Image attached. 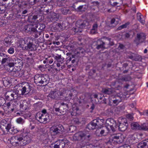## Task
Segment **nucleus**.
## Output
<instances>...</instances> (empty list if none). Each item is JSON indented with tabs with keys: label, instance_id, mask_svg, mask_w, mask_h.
<instances>
[{
	"label": "nucleus",
	"instance_id": "c03bdc74",
	"mask_svg": "<svg viewBox=\"0 0 148 148\" xmlns=\"http://www.w3.org/2000/svg\"><path fill=\"white\" fill-rule=\"evenodd\" d=\"M16 122L18 124H23L25 121L22 118L20 117L16 119Z\"/></svg>",
	"mask_w": 148,
	"mask_h": 148
},
{
	"label": "nucleus",
	"instance_id": "f704fd0d",
	"mask_svg": "<svg viewBox=\"0 0 148 148\" xmlns=\"http://www.w3.org/2000/svg\"><path fill=\"white\" fill-rule=\"evenodd\" d=\"M11 43V40L10 39H9L8 38H6L5 39L4 44L5 46L8 47Z\"/></svg>",
	"mask_w": 148,
	"mask_h": 148
},
{
	"label": "nucleus",
	"instance_id": "de8ad7c7",
	"mask_svg": "<svg viewBox=\"0 0 148 148\" xmlns=\"http://www.w3.org/2000/svg\"><path fill=\"white\" fill-rule=\"evenodd\" d=\"M127 119L130 121H132L133 120L134 117L132 114H129L126 115Z\"/></svg>",
	"mask_w": 148,
	"mask_h": 148
},
{
	"label": "nucleus",
	"instance_id": "49530a36",
	"mask_svg": "<svg viewBox=\"0 0 148 148\" xmlns=\"http://www.w3.org/2000/svg\"><path fill=\"white\" fill-rule=\"evenodd\" d=\"M52 56H49L46 58V60H47V63L50 64L52 63L53 62V59L52 58Z\"/></svg>",
	"mask_w": 148,
	"mask_h": 148
},
{
	"label": "nucleus",
	"instance_id": "f03ea898",
	"mask_svg": "<svg viewBox=\"0 0 148 148\" xmlns=\"http://www.w3.org/2000/svg\"><path fill=\"white\" fill-rule=\"evenodd\" d=\"M49 81V79L47 75L36 74L34 77V83L37 85L40 86L47 84Z\"/></svg>",
	"mask_w": 148,
	"mask_h": 148
},
{
	"label": "nucleus",
	"instance_id": "052dcab7",
	"mask_svg": "<svg viewBox=\"0 0 148 148\" xmlns=\"http://www.w3.org/2000/svg\"><path fill=\"white\" fill-rule=\"evenodd\" d=\"M98 27V25L97 23H95L93 24L92 26V29L97 31V29Z\"/></svg>",
	"mask_w": 148,
	"mask_h": 148
},
{
	"label": "nucleus",
	"instance_id": "c756f323",
	"mask_svg": "<svg viewBox=\"0 0 148 148\" xmlns=\"http://www.w3.org/2000/svg\"><path fill=\"white\" fill-rule=\"evenodd\" d=\"M131 128L135 130H140V126L137 122H134L131 124Z\"/></svg>",
	"mask_w": 148,
	"mask_h": 148
},
{
	"label": "nucleus",
	"instance_id": "ddd939ff",
	"mask_svg": "<svg viewBox=\"0 0 148 148\" xmlns=\"http://www.w3.org/2000/svg\"><path fill=\"white\" fill-rule=\"evenodd\" d=\"M16 90L15 92L13 91H7L5 94V98L6 100L11 101L14 99V95L17 93H16Z\"/></svg>",
	"mask_w": 148,
	"mask_h": 148
},
{
	"label": "nucleus",
	"instance_id": "69168bd1",
	"mask_svg": "<svg viewBox=\"0 0 148 148\" xmlns=\"http://www.w3.org/2000/svg\"><path fill=\"white\" fill-rule=\"evenodd\" d=\"M97 31L96 30L92 29L90 31V33L91 34H95L97 33Z\"/></svg>",
	"mask_w": 148,
	"mask_h": 148
},
{
	"label": "nucleus",
	"instance_id": "20e7f679",
	"mask_svg": "<svg viewBox=\"0 0 148 148\" xmlns=\"http://www.w3.org/2000/svg\"><path fill=\"white\" fill-rule=\"evenodd\" d=\"M30 91L31 86L28 83H26L25 85L22 86L21 88L18 89V90H16V93L19 95H25L26 97H27V95H29V93Z\"/></svg>",
	"mask_w": 148,
	"mask_h": 148
},
{
	"label": "nucleus",
	"instance_id": "e2e57ef3",
	"mask_svg": "<svg viewBox=\"0 0 148 148\" xmlns=\"http://www.w3.org/2000/svg\"><path fill=\"white\" fill-rule=\"evenodd\" d=\"M44 38H40L38 39V42L39 43H42L44 42Z\"/></svg>",
	"mask_w": 148,
	"mask_h": 148
},
{
	"label": "nucleus",
	"instance_id": "6e6552de",
	"mask_svg": "<svg viewBox=\"0 0 148 148\" xmlns=\"http://www.w3.org/2000/svg\"><path fill=\"white\" fill-rule=\"evenodd\" d=\"M106 125L107 127H110L112 131L115 130L116 127L117 125L116 121L113 119L110 118L107 119L106 121Z\"/></svg>",
	"mask_w": 148,
	"mask_h": 148
},
{
	"label": "nucleus",
	"instance_id": "79ce46f5",
	"mask_svg": "<svg viewBox=\"0 0 148 148\" xmlns=\"http://www.w3.org/2000/svg\"><path fill=\"white\" fill-rule=\"evenodd\" d=\"M61 11L62 14L64 15H66L68 14L71 13L70 10L69 9H67L66 8H62Z\"/></svg>",
	"mask_w": 148,
	"mask_h": 148
},
{
	"label": "nucleus",
	"instance_id": "a19ab883",
	"mask_svg": "<svg viewBox=\"0 0 148 148\" xmlns=\"http://www.w3.org/2000/svg\"><path fill=\"white\" fill-rule=\"evenodd\" d=\"M123 35H125V37H130V36L133 37L134 34V32L132 31L128 32L127 33L124 32L123 34Z\"/></svg>",
	"mask_w": 148,
	"mask_h": 148
},
{
	"label": "nucleus",
	"instance_id": "cd10ccee",
	"mask_svg": "<svg viewBox=\"0 0 148 148\" xmlns=\"http://www.w3.org/2000/svg\"><path fill=\"white\" fill-rule=\"evenodd\" d=\"M57 68L55 69L56 71L62 70L65 68V66L63 62L57 63L56 64Z\"/></svg>",
	"mask_w": 148,
	"mask_h": 148
},
{
	"label": "nucleus",
	"instance_id": "a878e982",
	"mask_svg": "<svg viewBox=\"0 0 148 148\" xmlns=\"http://www.w3.org/2000/svg\"><path fill=\"white\" fill-rule=\"evenodd\" d=\"M75 56L74 55H72L71 56H69V59L67 61H71V62L73 64V66H75L77 64V62L75 58Z\"/></svg>",
	"mask_w": 148,
	"mask_h": 148
},
{
	"label": "nucleus",
	"instance_id": "c85d7f7f",
	"mask_svg": "<svg viewBox=\"0 0 148 148\" xmlns=\"http://www.w3.org/2000/svg\"><path fill=\"white\" fill-rule=\"evenodd\" d=\"M98 45L97 46L96 48L97 49H105V48L104 46L105 44L104 42L100 40H98L97 41Z\"/></svg>",
	"mask_w": 148,
	"mask_h": 148
},
{
	"label": "nucleus",
	"instance_id": "473e14b6",
	"mask_svg": "<svg viewBox=\"0 0 148 148\" xmlns=\"http://www.w3.org/2000/svg\"><path fill=\"white\" fill-rule=\"evenodd\" d=\"M83 119V118H80L79 119L78 118H75L73 119L72 122L75 124H79L80 123H83L82 121Z\"/></svg>",
	"mask_w": 148,
	"mask_h": 148
},
{
	"label": "nucleus",
	"instance_id": "dca6fc26",
	"mask_svg": "<svg viewBox=\"0 0 148 148\" xmlns=\"http://www.w3.org/2000/svg\"><path fill=\"white\" fill-rule=\"evenodd\" d=\"M1 58H2L1 61V64H4L5 63H6L7 64L12 60L11 58H10L9 56L3 53H2Z\"/></svg>",
	"mask_w": 148,
	"mask_h": 148
},
{
	"label": "nucleus",
	"instance_id": "09e8293b",
	"mask_svg": "<svg viewBox=\"0 0 148 148\" xmlns=\"http://www.w3.org/2000/svg\"><path fill=\"white\" fill-rule=\"evenodd\" d=\"M135 56L134 60L135 61H140L141 60V57L140 56L136 54Z\"/></svg>",
	"mask_w": 148,
	"mask_h": 148
},
{
	"label": "nucleus",
	"instance_id": "0e129e2a",
	"mask_svg": "<svg viewBox=\"0 0 148 148\" xmlns=\"http://www.w3.org/2000/svg\"><path fill=\"white\" fill-rule=\"evenodd\" d=\"M136 55L135 54H134V53H132L131 56H129L128 57L129 58L134 60V57H135V56Z\"/></svg>",
	"mask_w": 148,
	"mask_h": 148
},
{
	"label": "nucleus",
	"instance_id": "58836bf2",
	"mask_svg": "<svg viewBox=\"0 0 148 148\" xmlns=\"http://www.w3.org/2000/svg\"><path fill=\"white\" fill-rule=\"evenodd\" d=\"M3 84L4 86L6 87L10 84V82L7 77H5L3 79Z\"/></svg>",
	"mask_w": 148,
	"mask_h": 148
},
{
	"label": "nucleus",
	"instance_id": "5701e85b",
	"mask_svg": "<svg viewBox=\"0 0 148 148\" xmlns=\"http://www.w3.org/2000/svg\"><path fill=\"white\" fill-rule=\"evenodd\" d=\"M114 92V90L112 89L108 88H103L101 90L102 93L109 95L113 93Z\"/></svg>",
	"mask_w": 148,
	"mask_h": 148
},
{
	"label": "nucleus",
	"instance_id": "c9c22d12",
	"mask_svg": "<svg viewBox=\"0 0 148 148\" xmlns=\"http://www.w3.org/2000/svg\"><path fill=\"white\" fill-rule=\"evenodd\" d=\"M140 130L147 131L148 130V123H145L140 126Z\"/></svg>",
	"mask_w": 148,
	"mask_h": 148
},
{
	"label": "nucleus",
	"instance_id": "0eeeda50",
	"mask_svg": "<svg viewBox=\"0 0 148 148\" xmlns=\"http://www.w3.org/2000/svg\"><path fill=\"white\" fill-rule=\"evenodd\" d=\"M63 126L59 124L56 126H53L50 128L51 132L54 135L59 134H62L64 130Z\"/></svg>",
	"mask_w": 148,
	"mask_h": 148
},
{
	"label": "nucleus",
	"instance_id": "37998d69",
	"mask_svg": "<svg viewBox=\"0 0 148 148\" xmlns=\"http://www.w3.org/2000/svg\"><path fill=\"white\" fill-rule=\"evenodd\" d=\"M54 109L55 111L56 112H59L60 113H61L62 114H65L66 111V108L64 109L63 110H62V109H61L60 108H55Z\"/></svg>",
	"mask_w": 148,
	"mask_h": 148
},
{
	"label": "nucleus",
	"instance_id": "1a4fd4ad",
	"mask_svg": "<svg viewBox=\"0 0 148 148\" xmlns=\"http://www.w3.org/2000/svg\"><path fill=\"white\" fill-rule=\"evenodd\" d=\"M63 93L60 91L58 90L57 89H55L54 91H52L50 92V93L48 95L47 97H50L53 99H58L60 98V97L62 96Z\"/></svg>",
	"mask_w": 148,
	"mask_h": 148
},
{
	"label": "nucleus",
	"instance_id": "680f3d73",
	"mask_svg": "<svg viewBox=\"0 0 148 148\" xmlns=\"http://www.w3.org/2000/svg\"><path fill=\"white\" fill-rule=\"evenodd\" d=\"M39 112L40 113H42L43 115H44H44H49V114L47 112V110L46 109H43L42 110L41 112Z\"/></svg>",
	"mask_w": 148,
	"mask_h": 148
},
{
	"label": "nucleus",
	"instance_id": "4d7b16f0",
	"mask_svg": "<svg viewBox=\"0 0 148 148\" xmlns=\"http://www.w3.org/2000/svg\"><path fill=\"white\" fill-rule=\"evenodd\" d=\"M8 51L10 54H12L14 52V49L13 48H10L8 49Z\"/></svg>",
	"mask_w": 148,
	"mask_h": 148
},
{
	"label": "nucleus",
	"instance_id": "f257e3e1",
	"mask_svg": "<svg viewBox=\"0 0 148 148\" xmlns=\"http://www.w3.org/2000/svg\"><path fill=\"white\" fill-rule=\"evenodd\" d=\"M6 134L8 133L12 134H14L19 132H21V134L20 135L12 137L10 138L11 143L14 146H23L29 143L30 141V139L29 136H23V134L24 132V129H23L21 130H18L15 127H12L11 124L10 127L8 129Z\"/></svg>",
	"mask_w": 148,
	"mask_h": 148
},
{
	"label": "nucleus",
	"instance_id": "39448f33",
	"mask_svg": "<svg viewBox=\"0 0 148 148\" xmlns=\"http://www.w3.org/2000/svg\"><path fill=\"white\" fill-rule=\"evenodd\" d=\"M8 119L6 118L2 120L0 122V128L2 130L1 132L6 133L8 128L10 127L11 124L8 122Z\"/></svg>",
	"mask_w": 148,
	"mask_h": 148
},
{
	"label": "nucleus",
	"instance_id": "2f4dec72",
	"mask_svg": "<svg viewBox=\"0 0 148 148\" xmlns=\"http://www.w3.org/2000/svg\"><path fill=\"white\" fill-rule=\"evenodd\" d=\"M35 27H36V29H38L40 31H42V29H43L45 27V25L43 24H40L39 23H37L36 24H34Z\"/></svg>",
	"mask_w": 148,
	"mask_h": 148
},
{
	"label": "nucleus",
	"instance_id": "423d86ee",
	"mask_svg": "<svg viewBox=\"0 0 148 148\" xmlns=\"http://www.w3.org/2000/svg\"><path fill=\"white\" fill-rule=\"evenodd\" d=\"M36 119L41 123L43 124L46 123L49 120V115H43L42 113L38 112L35 116Z\"/></svg>",
	"mask_w": 148,
	"mask_h": 148
},
{
	"label": "nucleus",
	"instance_id": "bf43d9fd",
	"mask_svg": "<svg viewBox=\"0 0 148 148\" xmlns=\"http://www.w3.org/2000/svg\"><path fill=\"white\" fill-rule=\"evenodd\" d=\"M10 102H8L6 104L8 108L9 109H11V110L12 111H13L14 110V108H10V107L11 106Z\"/></svg>",
	"mask_w": 148,
	"mask_h": 148
},
{
	"label": "nucleus",
	"instance_id": "774afa93",
	"mask_svg": "<svg viewBox=\"0 0 148 148\" xmlns=\"http://www.w3.org/2000/svg\"><path fill=\"white\" fill-rule=\"evenodd\" d=\"M51 29L52 31H58V27L56 26L55 27H53L51 28Z\"/></svg>",
	"mask_w": 148,
	"mask_h": 148
},
{
	"label": "nucleus",
	"instance_id": "b1692460",
	"mask_svg": "<svg viewBox=\"0 0 148 148\" xmlns=\"http://www.w3.org/2000/svg\"><path fill=\"white\" fill-rule=\"evenodd\" d=\"M53 57L58 63L63 62L64 58L62 57L61 55H53Z\"/></svg>",
	"mask_w": 148,
	"mask_h": 148
},
{
	"label": "nucleus",
	"instance_id": "e433bc0d",
	"mask_svg": "<svg viewBox=\"0 0 148 148\" xmlns=\"http://www.w3.org/2000/svg\"><path fill=\"white\" fill-rule=\"evenodd\" d=\"M14 63L13 62H11L10 61V62H9V63H8L6 65V66H8V67H9L10 68V69H7L8 71H10V72H11L12 71H13V68L14 67Z\"/></svg>",
	"mask_w": 148,
	"mask_h": 148
},
{
	"label": "nucleus",
	"instance_id": "864d4df0",
	"mask_svg": "<svg viewBox=\"0 0 148 148\" xmlns=\"http://www.w3.org/2000/svg\"><path fill=\"white\" fill-rule=\"evenodd\" d=\"M87 8L86 5H81L79 7V8H82V10H80L82 12L85 11L87 9Z\"/></svg>",
	"mask_w": 148,
	"mask_h": 148
},
{
	"label": "nucleus",
	"instance_id": "4be33fe9",
	"mask_svg": "<svg viewBox=\"0 0 148 148\" xmlns=\"http://www.w3.org/2000/svg\"><path fill=\"white\" fill-rule=\"evenodd\" d=\"M94 120L90 123L87 126V128L90 130H93L97 128Z\"/></svg>",
	"mask_w": 148,
	"mask_h": 148
},
{
	"label": "nucleus",
	"instance_id": "13d9d810",
	"mask_svg": "<svg viewBox=\"0 0 148 148\" xmlns=\"http://www.w3.org/2000/svg\"><path fill=\"white\" fill-rule=\"evenodd\" d=\"M125 48V46L121 44H119L118 47V49L119 50L124 49Z\"/></svg>",
	"mask_w": 148,
	"mask_h": 148
},
{
	"label": "nucleus",
	"instance_id": "6e6d98bb",
	"mask_svg": "<svg viewBox=\"0 0 148 148\" xmlns=\"http://www.w3.org/2000/svg\"><path fill=\"white\" fill-rule=\"evenodd\" d=\"M37 30L36 32H36V33L35 34V37H38V36H40L41 35V33H40L41 31L38 30L37 29Z\"/></svg>",
	"mask_w": 148,
	"mask_h": 148
},
{
	"label": "nucleus",
	"instance_id": "a211bd4d",
	"mask_svg": "<svg viewBox=\"0 0 148 148\" xmlns=\"http://www.w3.org/2000/svg\"><path fill=\"white\" fill-rule=\"evenodd\" d=\"M138 148H148V139L140 142L138 145Z\"/></svg>",
	"mask_w": 148,
	"mask_h": 148
},
{
	"label": "nucleus",
	"instance_id": "5fc2aeb1",
	"mask_svg": "<svg viewBox=\"0 0 148 148\" xmlns=\"http://www.w3.org/2000/svg\"><path fill=\"white\" fill-rule=\"evenodd\" d=\"M64 108H65L64 109L66 108V110L67 109H66V108H68V105L67 104H65L64 103H61V106H60V108L61 109H62Z\"/></svg>",
	"mask_w": 148,
	"mask_h": 148
},
{
	"label": "nucleus",
	"instance_id": "412c9836",
	"mask_svg": "<svg viewBox=\"0 0 148 148\" xmlns=\"http://www.w3.org/2000/svg\"><path fill=\"white\" fill-rule=\"evenodd\" d=\"M95 134L97 136H102L106 135L105 130L103 128H98L95 131Z\"/></svg>",
	"mask_w": 148,
	"mask_h": 148
},
{
	"label": "nucleus",
	"instance_id": "f8f14e48",
	"mask_svg": "<svg viewBox=\"0 0 148 148\" xmlns=\"http://www.w3.org/2000/svg\"><path fill=\"white\" fill-rule=\"evenodd\" d=\"M126 121L125 120L122 121L121 123H119V125H117L116 128H118L119 130L121 131H125L127 129L128 126L127 120Z\"/></svg>",
	"mask_w": 148,
	"mask_h": 148
},
{
	"label": "nucleus",
	"instance_id": "3c124183",
	"mask_svg": "<svg viewBox=\"0 0 148 148\" xmlns=\"http://www.w3.org/2000/svg\"><path fill=\"white\" fill-rule=\"evenodd\" d=\"M111 101H112L113 103L116 105H117L119 102H120V100L116 99L113 97V99H111Z\"/></svg>",
	"mask_w": 148,
	"mask_h": 148
},
{
	"label": "nucleus",
	"instance_id": "bb28decb",
	"mask_svg": "<svg viewBox=\"0 0 148 148\" xmlns=\"http://www.w3.org/2000/svg\"><path fill=\"white\" fill-rule=\"evenodd\" d=\"M137 18L138 20L143 25L145 23V21L144 19V16L142 15L140 13H138L137 14Z\"/></svg>",
	"mask_w": 148,
	"mask_h": 148
},
{
	"label": "nucleus",
	"instance_id": "9d476101",
	"mask_svg": "<svg viewBox=\"0 0 148 148\" xmlns=\"http://www.w3.org/2000/svg\"><path fill=\"white\" fill-rule=\"evenodd\" d=\"M86 134L83 132L80 131L75 133L73 136L75 140L83 141L86 139Z\"/></svg>",
	"mask_w": 148,
	"mask_h": 148
},
{
	"label": "nucleus",
	"instance_id": "603ef678",
	"mask_svg": "<svg viewBox=\"0 0 148 148\" xmlns=\"http://www.w3.org/2000/svg\"><path fill=\"white\" fill-rule=\"evenodd\" d=\"M5 103V99L2 97H0V107Z\"/></svg>",
	"mask_w": 148,
	"mask_h": 148
},
{
	"label": "nucleus",
	"instance_id": "2eb2a0df",
	"mask_svg": "<svg viewBox=\"0 0 148 148\" xmlns=\"http://www.w3.org/2000/svg\"><path fill=\"white\" fill-rule=\"evenodd\" d=\"M65 143L63 140H59L55 143L54 148H64Z\"/></svg>",
	"mask_w": 148,
	"mask_h": 148
},
{
	"label": "nucleus",
	"instance_id": "ea45409f",
	"mask_svg": "<svg viewBox=\"0 0 148 148\" xmlns=\"http://www.w3.org/2000/svg\"><path fill=\"white\" fill-rule=\"evenodd\" d=\"M29 38H25L24 39L23 38H21L19 41V43L20 45H21V47H22V45H23L25 44H26L27 43V42L25 41V40H26L27 41L29 39Z\"/></svg>",
	"mask_w": 148,
	"mask_h": 148
},
{
	"label": "nucleus",
	"instance_id": "a18cd8bd",
	"mask_svg": "<svg viewBox=\"0 0 148 148\" xmlns=\"http://www.w3.org/2000/svg\"><path fill=\"white\" fill-rule=\"evenodd\" d=\"M130 24L129 23V22L127 23H125L124 24H123L121 26L119 27L118 29L120 30L122 29L126 28L127 27V25H129Z\"/></svg>",
	"mask_w": 148,
	"mask_h": 148
},
{
	"label": "nucleus",
	"instance_id": "aec40b11",
	"mask_svg": "<svg viewBox=\"0 0 148 148\" xmlns=\"http://www.w3.org/2000/svg\"><path fill=\"white\" fill-rule=\"evenodd\" d=\"M97 128H101L103 124L104 120L103 119H97L94 120Z\"/></svg>",
	"mask_w": 148,
	"mask_h": 148
},
{
	"label": "nucleus",
	"instance_id": "4c0bfd02",
	"mask_svg": "<svg viewBox=\"0 0 148 148\" xmlns=\"http://www.w3.org/2000/svg\"><path fill=\"white\" fill-rule=\"evenodd\" d=\"M73 111L71 112V114L72 116H76L77 114V112L78 111L79 109L77 107H74L72 108Z\"/></svg>",
	"mask_w": 148,
	"mask_h": 148
},
{
	"label": "nucleus",
	"instance_id": "9b49d317",
	"mask_svg": "<svg viewBox=\"0 0 148 148\" xmlns=\"http://www.w3.org/2000/svg\"><path fill=\"white\" fill-rule=\"evenodd\" d=\"M119 135L116 134L112 135L110 139V141L115 144L122 143L123 139L121 138V136Z\"/></svg>",
	"mask_w": 148,
	"mask_h": 148
},
{
	"label": "nucleus",
	"instance_id": "4468645a",
	"mask_svg": "<svg viewBox=\"0 0 148 148\" xmlns=\"http://www.w3.org/2000/svg\"><path fill=\"white\" fill-rule=\"evenodd\" d=\"M24 29L26 32H30L31 33L34 32H36V27H35L34 24H28L25 27Z\"/></svg>",
	"mask_w": 148,
	"mask_h": 148
},
{
	"label": "nucleus",
	"instance_id": "f3484780",
	"mask_svg": "<svg viewBox=\"0 0 148 148\" xmlns=\"http://www.w3.org/2000/svg\"><path fill=\"white\" fill-rule=\"evenodd\" d=\"M28 106V104L27 101L21 100L20 102L19 105L20 110L22 111H24L27 108Z\"/></svg>",
	"mask_w": 148,
	"mask_h": 148
},
{
	"label": "nucleus",
	"instance_id": "72a5a7b5",
	"mask_svg": "<svg viewBox=\"0 0 148 148\" xmlns=\"http://www.w3.org/2000/svg\"><path fill=\"white\" fill-rule=\"evenodd\" d=\"M145 40V39L143 38H136L134 42L138 45L140 43L143 42Z\"/></svg>",
	"mask_w": 148,
	"mask_h": 148
},
{
	"label": "nucleus",
	"instance_id": "393cba45",
	"mask_svg": "<svg viewBox=\"0 0 148 148\" xmlns=\"http://www.w3.org/2000/svg\"><path fill=\"white\" fill-rule=\"evenodd\" d=\"M126 94L125 93L124 94H119L114 96V97L116 99L120 100V102L122 99L126 97Z\"/></svg>",
	"mask_w": 148,
	"mask_h": 148
},
{
	"label": "nucleus",
	"instance_id": "8fccbe9b",
	"mask_svg": "<svg viewBox=\"0 0 148 148\" xmlns=\"http://www.w3.org/2000/svg\"><path fill=\"white\" fill-rule=\"evenodd\" d=\"M116 0H110V4L113 6L116 5L118 2L115 1Z\"/></svg>",
	"mask_w": 148,
	"mask_h": 148
},
{
	"label": "nucleus",
	"instance_id": "338daca9",
	"mask_svg": "<svg viewBox=\"0 0 148 148\" xmlns=\"http://www.w3.org/2000/svg\"><path fill=\"white\" fill-rule=\"evenodd\" d=\"M120 148H130V147L129 145H124L123 146L120 147Z\"/></svg>",
	"mask_w": 148,
	"mask_h": 148
},
{
	"label": "nucleus",
	"instance_id": "7c9ffc66",
	"mask_svg": "<svg viewBox=\"0 0 148 148\" xmlns=\"http://www.w3.org/2000/svg\"><path fill=\"white\" fill-rule=\"evenodd\" d=\"M94 98L96 99L97 100H95V102L96 103H97L99 101V99L101 100L103 98H104L103 95L100 94H95L93 95Z\"/></svg>",
	"mask_w": 148,
	"mask_h": 148
},
{
	"label": "nucleus",
	"instance_id": "7ed1b4c3",
	"mask_svg": "<svg viewBox=\"0 0 148 148\" xmlns=\"http://www.w3.org/2000/svg\"><path fill=\"white\" fill-rule=\"evenodd\" d=\"M89 25V23L86 20H79L76 23V27L73 28V30L75 34L82 32L83 29L87 28Z\"/></svg>",
	"mask_w": 148,
	"mask_h": 148
},
{
	"label": "nucleus",
	"instance_id": "6ab92c4d",
	"mask_svg": "<svg viewBox=\"0 0 148 148\" xmlns=\"http://www.w3.org/2000/svg\"><path fill=\"white\" fill-rule=\"evenodd\" d=\"M27 48L26 49L29 51H34L37 49L36 45L34 44L33 42H31L29 41V43H27Z\"/></svg>",
	"mask_w": 148,
	"mask_h": 148
}]
</instances>
